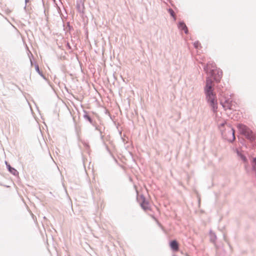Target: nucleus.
I'll use <instances>...</instances> for the list:
<instances>
[{"label": "nucleus", "instance_id": "obj_7", "mask_svg": "<svg viewBox=\"0 0 256 256\" xmlns=\"http://www.w3.org/2000/svg\"><path fill=\"white\" fill-rule=\"evenodd\" d=\"M6 164L7 166V167L8 169L9 172L12 173L14 176H16L18 174V172L14 168L10 166V164H8V163L6 162Z\"/></svg>", "mask_w": 256, "mask_h": 256}, {"label": "nucleus", "instance_id": "obj_18", "mask_svg": "<svg viewBox=\"0 0 256 256\" xmlns=\"http://www.w3.org/2000/svg\"><path fill=\"white\" fill-rule=\"evenodd\" d=\"M28 2V0H26V2Z\"/></svg>", "mask_w": 256, "mask_h": 256}, {"label": "nucleus", "instance_id": "obj_14", "mask_svg": "<svg viewBox=\"0 0 256 256\" xmlns=\"http://www.w3.org/2000/svg\"><path fill=\"white\" fill-rule=\"evenodd\" d=\"M210 66H212V68H214L215 67L214 66H213V64H208L207 66L206 67V70H208V69Z\"/></svg>", "mask_w": 256, "mask_h": 256}, {"label": "nucleus", "instance_id": "obj_11", "mask_svg": "<svg viewBox=\"0 0 256 256\" xmlns=\"http://www.w3.org/2000/svg\"><path fill=\"white\" fill-rule=\"evenodd\" d=\"M170 247L174 250H176V240H173L170 242Z\"/></svg>", "mask_w": 256, "mask_h": 256}, {"label": "nucleus", "instance_id": "obj_19", "mask_svg": "<svg viewBox=\"0 0 256 256\" xmlns=\"http://www.w3.org/2000/svg\"><path fill=\"white\" fill-rule=\"evenodd\" d=\"M172 256H175L174 255H173Z\"/></svg>", "mask_w": 256, "mask_h": 256}, {"label": "nucleus", "instance_id": "obj_13", "mask_svg": "<svg viewBox=\"0 0 256 256\" xmlns=\"http://www.w3.org/2000/svg\"><path fill=\"white\" fill-rule=\"evenodd\" d=\"M199 45H200V44H199V42H195L194 43V47H195V48H198V47Z\"/></svg>", "mask_w": 256, "mask_h": 256}, {"label": "nucleus", "instance_id": "obj_17", "mask_svg": "<svg viewBox=\"0 0 256 256\" xmlns=\"http://www.w3.org/2000/svg\"><path fill=\"white\" fill-rule=\"evenodd\" d=\"M242 160H243L244 161H245V160H246V158H245L244 156H242Z\"/></svg>", "mask_w": 256, "mask_h": 256}, {"label": "nucleus", "instance_id": "obj_16", "mask_svg": "<svg viewBox=\"0 0 256 256\" xmlns=\"http://www.w3.org/2000/svg\"><path fill=\"white\" fill-rule=\"evenodd\" d=\"M254 162V168H256V158H254L253 160Z\"/></svg>", "mask_w": 256, "mask_h": 256}, {"label": "nucleus", "instance_id": "obj_4", "mask_svg": "<svg viewBox=\"0 0 256 256\" xmlns=\"http://www.w3.org/2000/svg\"><path fill=\"white\" fill-rule=\"evenodd\" d=\"M216 72H217V76H214V79L216 81L218 82L220 80V78L222 77V72L220 70H214L212 69V75H214Z\"/></svg>", "mask_w": 256, "mask_h": 256}, {"label": "nucleus", "instance_id": "obj_15", "mask_svg": "<svg viewBox=\"0 0 256 256\" xmlns=\"http://www.w3.org/2000/svg\"><path fill=\"white\" fill-rule=\"evenodd\" d=\"M36 69L38 72L39 74H40V70L38 68V65L36 66Z\"/></svg>", "mask_w": 256, "mask_h": 256}, {"label": "nucleus", "instance_id": "obj_1", "mask_svg": "<svg viewBox=\"0 0 256 256\" xmlns=\"http://www.w3.org/2000/svg\"><path fill=\"white\" fill-rule=\"evenodd\" d=\"M214 90L213 82L211 78H208L204 88L206 98L208 102L212 107L213 110L215 112L218 108V101Z\"/></svg>", "mask_w": 256, "mask_h": 256}, {"label": "nucleus", "instance_id": "obj_5", "mask_svg": "<svg viewBox=\"0 0 256 256\" xmlns=\"http://www.w3.org/2000/svg\"><path fill=\"white\" fill-rule=\"evenodd\" d=\"M76 8L79 12H84V2L82 0H79L77 2Z\"/></svg>", "mask_w": 256, "mask_h": 256}, {"label": "nucleus", "instance_id": "obj_6", "mask_svg": "<svg viewBox=\"0 0 256 256\" xmlns=\"http://www.w3.org/2000/svg\"><path fill=\"white\" fill-rule=\"evenodd\" d=\"M178 28L181 30H184V33L187 34L188 33V28L186 24L184 22H180L178 24Z\"/></svg>", "mask_w": 256, "mask_h": 256}, {"label": "nucleus", "instance_id": "obj_2", "mask_svg": "<svg viewBox=\"0 0 256 256\" xmlns=\"http://www.w3.org/2000/svg\"><path fill=\"white\" fill-rule=\"evenodd\" d=\"M238 128L240 133L244 135L250 142H253L256 139V134L246 126L240 124L238 125Z\"/></svg>", "mask_w": 256, "mask_h": 256}, {"label": "nucleus", "instance_id": "obj_10", "mask_svg": "<svg viewBox=\"0 0 256 256\" xmlns=\"http://www.w3.org/2000/svg\"><path fill=\"white\" fill-rule=\"evenodd\" d=\"M168 12H169V14L172 16V17L175 20L176 18L174 12L172 8H168Z\"/></svg>", "mask_w": 256, "mask_h": 256}, {"label": "nucleus", "instance_id": "obj_9", "mask_svg": "<svg viewBox=\"0 0 256 256\" xmlns=\"http://www.w3.org/2000/svg\"><path fill=\"white\" fill-rule=\"evenodd\" d=\"M85 114L84 115V118L85 120H88L90 124H92V120L90 118V117L87 114V113L85 112Z\"/></svg>", "mask_w": 256, "mask_h": 256}, {"label": "nucleus", "instance_id": "obj_8", "mask_svg": "<svg viewBox=\"0 0 256 256\" xmlns=\"http://www.w3.org/2000/svg\"><path fill=\"white\" fill-rule=\"evenodd\" d=\"M230 134H232V138H230L228 139L230 141H233L235 140V136H234V129H231L230 130L229 132Z\"/></svg>", "mask_w": 256, "mask_h": 256}, {"label": "nucleus", "instance_id": "obj_12", "mask_svg": "<svg viewBox=\"0 0 256 256\" xmlns=\"http://www.w3.org/2000/svg\"><path fill=\"white\" fill-rule=\"evenodd\" d=\"M141 206L144 210H146L148 208V204L144 201L141 204Z\"/></svg>", "mask_w": 256, "mask_h": 256}, {"label": "nucleus", "instance_id": "obj_3", "mask_svg": "<svg viewBox=\"0 0 256 256\" xmlns=\"http://www.w3.org/2000/svg\"><path fill=\"white\" fill-rule=\"evenodd\" d=\"M220 100L221 104L225 109L232 108V101L230 99H226V98L222 96V97L220 98Z\"/></svg>", "mask_w": 256, "mask_h": 256}]
</instances>
